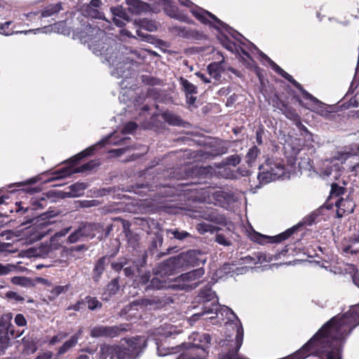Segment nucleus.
Masks as SVG:
<instances>
[{"label":"nucleus","mask_w":359,"mask_h":359,"mask_svg":"<svg viewBox=\"0 0 359 359\" xmlns=\"http://www.w3.org/2000/svg\"><path fill=\"white\" fill-rule=\"evenodd\" d=\"M80 37L84 43H88L89 48L95 55L104 58L112 69V76L128 78L132 74L129 65L140 58L138 51L118 46L113 39L107 37L104 32L97 27L86 26Z\"/></svg>","instance_id":"f257e3e1"},{"label":"nucleus","mask_w":359,"mask_h":359,"mask_svg":"<svg viewBox=\"0 0 359 359\" xmlns=\"http://www.w3.org/2000/svg\"><path fill=\"white\" fill-rule=\"evenodd\" d=\"M147 346L144 337L126 340L121 346H101L99 359H136Z\"/></svg>","instance_id":"f03ea898"},{"label":"nucleus","mask_w":359,"mask_h":359,"mask_svg":"<svg viewBox=\"0 0 359 359\" xmlns=\"http://www.w3.org/2000/svg\"><path fill=\"white\" fill-rule=\"evenodd\" d=\"M180 3L182 5L189 7L190 11L193 15L202 23L213 27L219 31L224 29L235 38L236 35L240 36L238 33L222 22L215 15L200 7L194 6L189 0H180Z\"/></svg>","instance_id":"7ed1b4c3"},{"label":"nucleus","mask_w":359,"mask_h":359,"mask_svg":"<svg viewBox=\"0 0 359 359\" xmlns=\"http://www.w3.org/2000/svg\"><path fill=\"white\" fill-rule=\"evenodd\" d=\"M259 170L258 178L264 183L279 179L286 174L283 161L278 158H268L264 164L259 166Z\"/></svg>","instance_id":"20e7f679"},{"label":"nucleus","mask_w":359,"mask_h":359,"mask_svg":"<svg viewBox=\"0 0 359 359\" xmlns=\"http://www.w3.org/2000/svg\"><path fill=\"white\" fill-rule=\"evenodd\" d=\"M215 297V293L212 290L206 289L202 290L200 292V297L205 302V303L203 305V311L194 314L191 317V319L192 320H196L198 317L209 314L214 315L209 317L210 319L215 318V316L217 315L219 305L216 304V301H213L210 303L209 302L212 299H214Z\"/></svg>","instance_id":"39448f33"},{"label":"nucleus","mask_w":359,"mask_h":359,"mask_svg":"<svg viewBox=\"0 0 359 359\" xmlns=\"http://www.w3.org/2000/svg\"><path fill=\"white\" fill-rule=\"evenodd\" d=\"M204 273V269L199 268L182 274L177 278V282L180 283L179 286L185 290L196 288L199 284L198 280L203 277Z\"/></svg>","instance_id":"423d86ee"},{"label":"nucleus","mask_w":359,"mask_h":359,"mask_svg":"<svg viewBox=\"0 0 359 359\" xmlns=\"http://www.w3.org/2000/svg\"><path fill=\"white\" fill-rule=\"evenodd\" d=\"M96 165L94 161H90L81 167L72 169L70 167H66L55 171L53 173V177L47 180V182H51L53 180L62 179L68 176H70L73 173L82 172L86 170H91Z\"/></svg>","instance_id":"0eeeda50"},{"label":"nucleus","mask_w":359,"mask_h":359,"mask_svg":"<svg viewBox=\"0 0 359 359\" xmlns=\"http://www.w3.org/2000/svg\"><path fill=\"white\" fill-rule=\"evenodd\" d=\"M50 225V222L43 219H36L29 231L32 233L33 239L40 240L51 231Z\"/></svg>","instance_id":"6e6552de"},{"label":"nucleus","mask_w":359,"mask_h":359,"mask_svg":"<svg viewBox=\"0 0 359 359\" xmlns=\"http://www.w3.org/2000/svg\"><path fill=\"white\" fill-rule=\"evenodd\" d=\"M179 261H182L191 266H199L204 264L206 261L205 255L198 250H190L184 254H182L179 257Z\"/></svg>","instance_id":"1a4fd4ad"},{"label":"nucleus","mask_w":359,"mask_h":359,"mask_svg":"<svg viewBox=\"0 0 359 359\" xmlns=\"http://www.w3.org/2000/svg\"><path fill=\"white\" fill-rule=\"evenodd\" d=\"M120 329L116 326H95L90 330L92 337H114L119 334Z\"/></svg>","instance_id":"9d476101"},{"label":"nucleus","mask_w":359,"mask_h":359,"mask_svg":"<svg viewBox=\"0 0 359 359\" xmlns=\"http://www.w3.org/2000/svg\"><path fill=\"white\" fill-rule=\"evenodd\" d=\"M161 1L164 5V11L168 15L182 22H191V20L187 15L181 13L178 8L172 4L170 0H161Z\"/></svg>","instance_id":"9b49d317"},{"label":"nucleus","mask_w":359,"mask_h":359,"mask_svg":"<svg viewBox=\"0 0 359 359\" xmlns=\"http://www.w3.org/2000/svg\"><path fill=\"white\" fill-rule=\"evenodd\" d=\"M299 90L302 93L304 97L307 100H310L312 102L310 107H307L310 110L318 114L320 116H325L327 114V110L325 107V104L318 100L316 97H313L311 94L305 90L302 87Z\"/></svg>","instance_id":"f8f14e48"},{"label":"nucleus","mask_w":359,"mask_h":359,"mask_svg":"<svg viewBox=\"0 0 359 359\" xmlns=\"http://www.w3.org/2000/svg\"><path fill=\"white\" fill-rule=\"evenodd\" d=\"M180 83L186 93L187 103L189 104H194L196 100V97L194 96V95L197 94L198 93L197 88L188 80L182 77H180Z\"/></svg>","instance_id":"ddd939ff"},{"label":"nucleus","mask_w":359,"mask_h":359,"mask_svg":"<svg viewBox=\"0 0 359 359\" xmlns=\"http://www.w3.org/2000/svg\"><path fill=\"white\" fill-rule=\"evenodd\" d=\"M337 208V214L339 217H342L344 215L350 214L353 212L355 203L349 198H340L336 202Z\"/></svg>","instance_id":"4468645a"},{"label":"nucleus","mask_w":359,"mask_h":359,"mask_svg":"<svg viewBox=\"0 0 359 359\" xmlns=\"http://www.w3.org/2000/svg\"><path fill=\"white\" fill-rule=\"evenodd\" d=\"M262 55L264 58L266 60V61L270 65L271 67L278 74L281 75L286 80L290 81L292 85L297 88L298 90L302 89V85L295 81L291 75L285 72L281 67H280L278 65H276L273 61H272L267 55L264 53H262Z\"/></svg>","instance_id":"2eb2a0df"},{"label":"nucleus","mask_w":359,"mask_h":359,"mask_svg":"<svg viewBox=\"0 0 359 359\" xmlns=\"http://www.w3.org/2000/svg\"><path fill=\"white\" fill-rule=\"evenodd\" d=\"M129 11L135 14H140L142 12L149 10V5L140 0H126Z\"/></svg>","instance_id":"dca6fc26"},{"label":"nucleus","mask_w":359,"mask_h":359,"mask_svg":"<svg viewBox=\"0 0 359 359\" xmlns=\"http://www.w3.org/2000/svg\"><path fill=\"white\" fill-rule=\"evenodd\" d=\"M87 188V184L84 182H77L69 187V191L63 192L64 197H78L83 194L84 190Z\"/></svg>","instance_id":"f3484780"},{"label":"nucleus","mask_w":359,"mask_h":359,"mask_svg":"<svg viewBox=\"0 0 359 359\" xmlns=\"http://www.w3.org/2000/svg\"><path fill=\"white\" fill-rule=\"evenodd\" d=\"M95 226L90 224H84L82 227L76 230L74 232L71 233L68 237V241L71 243L77 242L82 235H87L86 230H92Z\"/></svg>","instance_id":"a211bd4d"},{"label":"nucleus","mask_w":359,"mask_h":359,"mask_svg":"<svg viewBox=\"0 0 359 359\" xmlns=\"http://www.w3.org/2000/svg\"><path fill=\"white\" fill-rule=\"evenodd\" d=\"M110 137H107V138L99 142L97 144L90 147L89 148H88V149H85L84 151H81V153L78 154L76 156H75L73 158L72 161H74V162L76 163V162L79 161V160L82 159L83 158L91 155L93 154V152L96 149V147L97 145L106 144L109 141V139Z\"/></svg>","instance_id":"6ab92c4d"},{"label":"nucleus","mask_w":359,"mask_h":359,"mask_svg":"<svg viewBox=\"0 0 359 359\" xmlns=\"http://www.w3.org/2000/svg\"><path fill=\"white\" fill-rule=\"evenodd\" d=\"M83 12L84 15L88 17L92 18L102 19L106 20L108 24H110V22L105 19L104 14L102 12H100L99 9L93 8L90 5L86 6L83 9Z\"/></svg>","instance_id":"aec40b11"},{"label":"nucleus","mask_w":359,"mask_h":359,"mask_svg":"<svg viewBox=\"0 0 359 359\" xmlns=\"http://www.w3.org/2000/svg\"><path fill=\"white\" fill-rule=\"evenodd\" d=\"M119 284L118 278L113 279L107 286V290L103 294V299L109 300V297L114 295L119 290Z\"/></svg>","instance_id":"412c9836"},{"label":"nucleus","mask_w":359,"mask_h":359,"mask_svg":"<svg viewBox=\"0 0 359 359\" xmlns=\"http://www.w3.org/2000/svg\"><path fill=\"white\" fill-rule=\"evenodd\" d=\"M62 9V7L60 4L49 5L41 12V18L50 17L59 13Z\"/></svg>","instance_id":"4be33fe9"},{"label":"nucleus","mask_w":359,"mask_h":359,"mask_svg":"<svg viewBox=\"0 0 359 359\" xmlns=\"http://www.w3.org/2000/svg\"><path fill=\"white\" fill-rule=\"evenodd\" d=\"M105 262H106V257H102V258L99 259L98 261L97 262V263L95 266L94 270H93V273H94L93 278L95 279V281H98L101 275L102 274V273L104 270Z\"/></svg>","instance_id":"5701e85b"},{"label":"nucleus","mask_w":359,"mask_h":359,"mask_svg":"<svg viewBox=\"0 0 359 359\" xmlns=\"http://www.w3.org/2000/svg\"><path fill=\"white\" fill-rule=\"evenodd\" d=\"M77 343L76 337H71L69 340L66 341L60 348H58L57 355H60L65 354L72 348L74 347Z\"/></svg>","instance_id":"b1692460"},{"label":"nucleus","mask_w":359,"mask_h":359,"mask_svg":"<svg viewBox=\"0 0 359 359\" xmlns=\"http://www.w3.org/2000/svg\"><path fill=\"white\" fill-rule=\"evenodd\" d=\"M170 285H167L166 280L164 278L160 279L158 277H154L149 285L147 286L148 288L160 290L165 287H169Z\"/></svg>","instance_id":"393cba45"},{"label":"nucleus","mask_w":359,"mask_h":359,"mask_svg":"<svg viewBox=\"0 0 359 359\" xmlns=\"http://www.w3.org/2000/svg\"><path fill=\"white\" fill-rule=\"evenodd\" d=\"M221 65L217 62L211 63L208 67V71L212 78L218 79L221 76Z\"/></svg>","instance_id":"a878e982"},{"label":"nucleus","mask_w":359,"mask_h":359,"mask_svg":"<svg viewBox=\"0 0 359 359\" xmlns=\"http://www.w3.org/2000/svg\"><path fill=\"white\" fill-rule=\"evenodd\" d=\"M212 198L215 201V203L222 206L224 202L229 198V195L223 191H215L212 194Z\"/></svg>","instance_id":"bb28decb"},{"label":"nucleus","mask_w":359,"mask_h":359,"mask_svg":"<svg viewBox=\"0 0 359 359\" xmlns=\"http://www.w3.org/2000/svg\"><path fill=\"white\" fill-rule=\"evenodd\" d=\"M111 11L114 17H118L126 21L129 20V16L122 6L111 7Z\"/></svg>","instance_id":"cd10ccee"},{"label":"nucleus","mask_w":359,"mask_h":359,"mask_svg":"<svg viewBox=\"0 0 359 359\" xmlns=\"http://www.w3.org/2000/svg\"><path fill=\"white\" fill-rule=\"evenodd\" d=\"M67 286H62V285L55 286L50 291V294L48 296V298L50 300H53V299H56L60 294L67 291Z\"/></svg>","instance_id":"c85d7f7f"},{"label":"nucleus","mask_w":359,"mask_h":359,"mask_svg":"<svg viewBox=\"0 0 359 359\" xmlns=\"http://www.w3.org/2000/svg\"><path fill=\"white\" fill-rule=\"evenodd\" d=\"M141 27L149 32H154L158 28V25L155 21L144 19L141 22Z\"/></svg>","instance_id":"c756f323"},{"label":"nucleus","mask_w":359,"mask_h":359,"mask_svg":"<svg viewBox=\"0 0 359 359\" xmlns=\"http://www.w3.org/2000/svg\"><path fill=\"white\" fill-rule=\"evenodd\" d=\"M259 151L257 147H253L248 151L246 155V161L249 165L252 164L255 161L258 156Z\"/></svg>","instance_id":"7c9ffc66"},{"label":"nucleus","mask_w":359,"mask_h":359,"mask_svg":"<svg viewBox=\"0 0 359 359\" xmlns=\"http://www.w3.org/2000/svg\"><path fill=\"white\" fill-rule=\"evenodd\" d=\"M88 307L90 310H95L102 306L101 302H100L95 297H88L87 300Z\"/></svg>","instance_id":"2f4dec72"},{"label":"nucleus","mask_w":359,"mask_h":359,"mask_svg":"<svg viewBox=\"0 0 359 359\" xmlns=\"http://www.w3.org/2000/svg\"><path fill=\"white\" fill-rule=\"evenodd\" d=\"M297 227L294 226L291 229H287L285 232L279 234L276 238V242H280L281 241L287 239L290 236H291L296 230Z\"/></svg>","instance_id":"473e14b6"},{"label":"nucleus","mask_w":359,"mask_h":359,"mask_svg":"<svg viewBox=\"0 0 359 359\" xmlns=\"http://www.w3.org/2000/svg\"><path fill=\"white\" fill-rule=\"evenodd\" d=\"M15 266L12 264H3L0 263V276H5L13 271Z\"/></svg>","instance_id":"72a5a7b5"},{"label":"nucleus","mask_w":359,"mask_h":359,"mask_svg":"<svg viewBox=\"0 0 359 359\" xmlns=\"http://www.w3.org/2000/svg\"><path fill=\"white\" fill-rule=\"evenodd\" d=\"M67 337V334L65 332H60L57 334L53 336L50 341L49 344L50 345H54L56 343L62 341L64 339H65Z\"/></svg>","instance_id":"f704fd0d"},{"label":"nucleus","mask_w":359,"mask_h":359,"mask_svg":"<svg viewBox=\"0 0 359 359\" xmlns=\"http://www.w3.org/2000/svg\"><path fill=\"white\" fill-rule=\"evenodd\" d=\"M6 297H7L9 299L14 300L16 302H22L25 300V299L22 296L13 291H9L6 292Z\"/></svg>","instance_id":"c9c22d12"},{"label":"nucleus","mask_w":359,"mask_h":359,"mask_svg":"<svg viewBox=\"0 0 359 359\" xmlns=\"http://www.w3.org/2000/svg\"><path fill=\"white\" fill-rule=\"evenodd\" d=\"M169 232L173 235L174 238L181 241L189 236V233L184 231L169 230Z\"/></svg>","instance_id":"e433bc0d"},{"label":"nucleus","mask_w":359,"mask_h":359,"mask_svg":"<svg viewBox=\"0 0 359 359\" xmlns=\"http://www.w3.org/2000/svg\"><path fill=\"white\" fill-rule=\"evenodd\" d=\"M11 24V21L6 22L4 23H0V29L1 30V33L4 35L8 36L13 34V32L11 30H7L9 25Z\"/></svg>","instance_id":"4c0bfd02"},{"label":"nucleus","mask_w":359,"mask_h":359,"mask_svg":"<svg viewBox=\"0 0 359 359\" xmlns=\"http://www.w3.org/2000/svg\"><path fill=\"white\" fill-rule=\"evenodd\" d=\"M137 128V124L134 122L128 123L123 129V133H130Z\"/></svg>","instance_id":"58836bf2"},{"label":"nucleus","mask_w":359,"mask_h":359,"mask_svg":"<svg viewBox=\"0 0 359 359\" xmlns=\"http://www.w3.org/2000/svg\"><path fill=\"white\" fill-rule=\"evenodd\" d=\"M11 282L15 285H25L27 282V279L24 277L15 276L12 278Z\"/></svg>","instance_id":"ea45409f"},{"label":"nucleus","mask_w":359,"mask_h":359,"mask_svg":"<svg viewBox=\"0 0 359 359\" xmlns=\"http://www.w3.org/2000/svg\"><path fill=\"white\" fill-rule=\"evenodd\" d=\"M70 228H65L60 231L56 232L52 237V241H57V238L65 236L69 231Z\"/></svg>","instance_id":"a19ab883"},{"label":"nucleus","mask_w":359,"mask_h":359,"mask_svg":"<svg viewBox=\"0 0 359 359\" xmlns=\"http://www.w3.org/2000/svg\"><path fill=\"white\" fill-rule=\"evenodd\" d=\"M241 161V158L238 155H231L227 158V162L229 165L233 166L238 165Z\"/></svg>","instance_id":"79ce46f5"},{"label":"nucleus","mask_w":359,"mask_h":359,"mask_svg":"<svg viewBox=\"0 0 359 359\" xmlns=\"http://www.w3.org/2000/svg\"><path fill=\"white\" fill-rule=\"evenodd\" d=\"M15 323L18 326H25L26 325V320L22 314H18L15 318Z\"/></svg>","instance_id":"37998d69"},{"label":"nucleus","mask_w":359,"mask_h":359,"mask_svg":"<svg viewBox=\"0 0 359 359\" xmlns=\"http://www.w3.org/2000/svg\"><path fill=\"white\" fill-rule=\"evenodd\" d=\"M166 118L168 121L172 125H179L180 123V119L174 115L168 114L166 115Z\"/></svg>","instance_id":"c03bdc74"},{"label":"nucleus","mask_w":359,"mask_h":359,"mask_svg":"<svg viewBox=\"0 0 359 359\" xmlns=\"http://www.w3.org/2000/svg\"><path fill=\"white\" fill-rule=\"evenodd\" d=\"M216 241L218 243H219L221 245H223L224 246H227V245H230V242L227 239H226L224 236H223L222 234L217 235V236H216Z\"/></svg>","instance_id":"a18cd8bd"},{"label":"nucleus","mask_w":359,"mask_h":359,"mask_svg":"<svg viewBox=\"0 0 359 359\" xmlns=\"http://www.w3.org/2000/svg\"><path fill=\"white\" fill-rule=\"evenodd\" d=\"M174 32L177 33L180 36L185 37L187 36V30L184 27H176L173 28Z\"/></svg>","instance_id":"49530a36"},{"label":"nucleus","mask_w":359,"mask_h":359,"mask_svg":"<svg viewBox=\"0 0 359 359\" xmlns=\"http://www.w3.org/2000/svg\"><path fill=\"white\" fill-rule=\"evenodd\" d=\"M136 269V266H127L123 268L124 273L126 276H131L134 274L135 270Z\"/></svg>","instance_id":"de8ad7c7"},{"label":"nucleus","mask_w":359,"mask_h":359,"mask_svg":"<svg viewBox=\"0 0 359 359\" xmlns=\"http://www.w3.org/2000/svg\"><path fill=\"white\" fill-rule=\"evenodd\" d=\"M53 353L51 351H46L39 355L36 359H51Z\"/></svg>","instance_id":"09e8293b"},{"label":"nucleus","mask_w":359,"mask_h":359,"mask_svg":"<svg viewBox=\"0 0 359 359\" xmlns=\"http://www.w3.org/2000/svg\"><path fill=\"white\" fill-rule=\"evenodd\" d=\"M134 304H138L142 306H147L148 304H151V301L149 299H140L133 302Z\"/></svg>","instance_id":"8fccbe9b"},{"label":"nucleus","mask_w":359,"mask_h":359,"mask_svg":"<svg viewBox=\"0 0 359 359\" xmlns=\"http://www.w3.org/2000/svg\"><path fill=\"white\" fill-rule=\"evenodd\" d=\"M223 45L229 50L233 51L235 44L230 41H229L227 39H226L223 41Z\"/></svg>","instance_id":"3c124183"},{"label":"nucleus","mask_w":359,"mask_h":359,"mask_svg":"<svg viewBox=\"0 0 359 359\" xmlns=\"http://www.w3.org/2000/svg\"><path fill=\"white\" fill-rule=\"evenodd\" d=\"M90 224L93 225V224ZM93 226H95L93 227V229L92 230H86V232L88 233L87 235H82V236L93 238L95 236V233H93V231L97 229V227L99 226L98 224H93Z\"/></svg>","instance_id":"603ef678"},{"label":"nucleus","mask_w":359,"mask_h":359,"mask_svg":"<svg viewBox=\"0 0 359 359\" xmlns=\"http://www.w3.org/2000/svg\"><path fill=\"white\" fill-rule=\"evenodd\" d=\"M88 5H90V6H92L93 8L99 9V8L102 5V2L100 0H91Z\"/></svg>","instance_id":"864d4df0"},{"label":"nucleus","mask_w":359,"mask_h":359,"mask_svg":"<svg viewBox=\"0 0 359 359\" xmlns=\"http://www.w3.org/2000/svg\"><path fill=\"white\" fill-rule=\"evenodd\" d=\"M150 278L149 273H145L140 277V282L143 284H146L148 283Z\"/></svg>","instance_id":"5fc2aeb1"},{"label":"nucleus","mask_w":359,"mask_h":359,"mask_svg":"<svg viewBox=\"0 0 359 359\" xmlns=\"http://www.w3.org/2000/svg\"><path fill=\"white\" fill-rule=\"evenodd\" d=\"M351 155L348 153L346 154H339L337 159L340 161L341 163L344 162L347 158H348Z\"/></svg>","instance_id":"6e6d98bb"},{"label":"nucleus","mask_w":359,"mask_h":359,"mask_svg":"<svg viewBox=\"0 0 359 359\" xmlns=\"http://www.w3.org/2000/svg\"><path fill=\"white\" fill-rule=\"evenodd\" d=\"M113 20H114V24H115L116 26H118V27H123V26L125 25V23H124V22H123V20H123V19H121H121H118V18H116V17H114Z\"/></svg>","instance_id":"4d7b16f0"},{"label":"nucleus","mask_w":359,"mask_h":359,"mask_svg":"<svg viewBox=\"0 0 359 359\" xmlns=\"http://www.w3.org/2000/svg\"><path fill=\"white\" fill-rule=\"evenodd\" d=\"M196 75L200 78L204 83H210V81L201 72H196Z\"/></svg>","instance_id":"13d9d810"},{"label":"nucleus","mask_w":359,"mask_h":359,"mask_svg":"<svg viewBox=\"0 0 359 359\" xmlns=\"http://www.w3.org/2000/svg\"><path fill=\"white\" fill-rule=\"evenodd\" d=\"M126 148L118 149L112 150L111 152L114 154L116 156H119L122 154H123L126 151Z\"/></svg>","instance_id":"bf43d9fd"},{"label":"nucleus","mask_w":359,"mask_h":359,"mask_svg":"<svg viewBox=\"0 0 359 359\" xmlns=\"http://www.w3.org/2000/svg\"><path fill=\"white\" fill-rule=\"evenodd\" d=\"M285 116L290 119H295L298 116L294 111L290 110L285 113Z\"/></svg>","instance_id":"052dcab7"},{"label":"nucleus","mask_w":359,"mask_h":359,"mask_svg":"<svg viewBox=\"0 0 359 359\" xmlns=\"http://www.w3.org/2000/svg\"><path fill=\"white\" fill-rule=\"evenodd\" d=\"M111 266L115 271H119L123 268V264L122 263L116 262L112 263Z\"/></svg>","instance_id":"680f3d73"},{"label":"nucleus","mask_w":359,"mask_h":359,"mask_svg":"<svg viewBox=\"0 0 359 359\" xmlns=\"http://www.w3.org/2000/svg\"><path fill=\"white\" fill-rule=\"evenodd\" d=\"M8 339L6 337H4V339L1 338L0 339V348H4V346H7L8 345Z\"/></svg>","instance_id":"e2e57ef3"},{"label":"nucleus","mask_w":359,"mask_h":359,"mask_svg":"<svg viewBox=\"0 0 359 359\" xmlns=\"http://www.w3.org/2000/svg\"><path fill=\"white\" fill-rule=\"evenodd\" d=\"M41 29L40 28H38V29H29V30H26V31H21V32H16V33H21V34H27L28 33H30V32H34V33H36L37 32H39Z\"/></svg>","instance_id":"0e129e2a"},{"label":"nucleus","mask_w":359,"mask_h":359,"mask_svg":"<svg viewBox=\"0 0 359 359\" xmlns=\"http://www.w3.org/2000/svg\"><path fill=\"white\" fill-rule=\"evenodd\" d=\"M298 128L302 130V131H304V133H309V130L308 129L301 123V122H298V123L297 124Z\"/></svg>","instance_id":"69168bd1"},{"label":"nucleus","mask_w":359,"mask_h":359,"mask_svg":"<svg viewBox=\"0 0 359 359\" xmlns=\"http://www.w3.org/2000/svg\"><path fill=\"white\" fill-rule=\"evenodd\" d=\"M37 282L43 285H50L49 281L43 278H37Z\"/></svg>","instance_id":"338daca9"},{"label":"nucleus","mask_w":359,"mask_h":359,"mask_svg":"<svg viewBox=\"0 0 359 359\" xmlns=\"http://www.w3.org/2000/svg\"><path fill=\"white\" fill-rule=\"evenodd\" d=\"M36 13L35 12H31L28 13H25L24 16H25L27 18L32 20L35 15H36Z\"/></svg>","instance_id":"774afa93"}]
</instances>
